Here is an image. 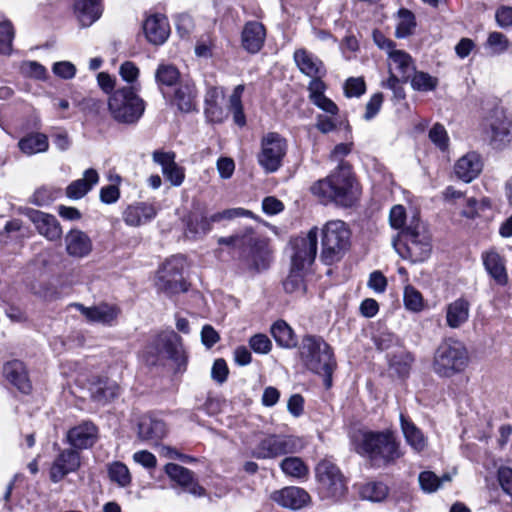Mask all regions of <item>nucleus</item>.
Returning <instances> with one entry per match:
<instances>
[{
  "label": "nucleus",
  "instance_id": "2",
  "mask_svg": "<svg viewBox=\"0 0 512 512\" xmlns=\"http://www.w3.org/2000/svg\"><path fill=\"white\" fill-rule=\"evenodd\" d=\"M393 246L401 258L414 263L428 259L432 249L430 234L417 216L399 233Z\"/></svg>",
  "mask_w": 512,
  "mask_h": 512
},
{
  "label": "nucleus",
  "instance_id": "24",
  "mask_svg": "<svg viewBox=\"0 0 512 512\" xmlns=\"http://www.w3.org/2000/svg\"><path fill=\"white\" fill-rule=\"evenodd\" d=\"M249 253L244 256V264L251 272H260L269 266L270 253L266 244L254 234L252 244H247Z\"/></svg>",
  "mask_w": 512,
  "mask_h": 512
},
{
  "label": "nucleus",
  "instance_id": "12",
  "mask_svg": "<svg viewBox=\"0 0 512 512\" xmlns=\"http://www.w3.org/2000/svg\"><path fill=\"white\" fill-rule=\"evenodd\" d=\"M288 148L287 141L277 132H268L261 138L258 164L266 173H274L281 166Z\"/></svg>",
  "mask_w": 512,
  "mask_h": 512
},
{
  "label": "nucleus",
  "instance_id": "54",
  "mask_svg": "<svg viewBox=\"0 0 512 512\" xmlns=\"http://www.w3.org/2000/svg\"><path fill=\"white\" fill-rule=\"evenodd\" d=\"M59 195V190L43 186L38 188L33 195L31 196L30 202L37 205V206H44L51 203L53 200L57 198Z\"/></svg>",
  "mask_w": 512,
  "mask_h": 512
},
{
  "label": "nucleus",
  "instance_id": "3",
  "mask_svg": "<svg viewBox=\"0 0 512 512\" xmlns=\"http://www.w3.org/2000/svg\"><path fill=\"white\" fill-rule=\"evenodd\" d=\"M299 355L306 368L321 375L326 388H330L336 361L328 343L319 336L306 335L299 346Z\"/></svg>",
  "mask_w": 512,
  "mask_h": 512
},
{
  "label": "nucleus",
  "instance_id": "49",
  "mask_svg": "<svg viewBox=\"0 0 512 512\" xmlns=\"http://www.w3.org/2000/svg\"><path fill=\"white\" fill-rule=\"evenodd\" d=\"M254 239V230L251 227H246L242 231L228 237H220L218 244L227 245L239 248H246L247 244H252Z\"/></svg>",
  "mask_w": 512,
  "mask_h": 512
},
{
  "label": "nucleus",
  "instance_id": "61",
  "mask_svg": "<svg viewBox=\"0 0 512 512\" xmlns=\"http://www.w3.org/2000/svg\"><path fill=\"white\" fill-rule=\"evenodd\" d=\"M366 86L362 78H349L345 82L344 90L347 97H359L365 92Z\"/></svg>",
  "mask_w": 512,
  "mask_h": 512
},
{
  "label": "nucleus",
  "instance_id": "55",
  "mask_svg": "<svg viewBox=\"0 0 512 512\" xmlns=\"http://www.w3.org/2000/svg\"><path fill=\"white\" fill-rule=\"evenodd\" d=\"M430 140L441 150H446L449 144V137L445 127L436 123L429 131Z\"/></svg>",
  "mask_w": 512,
  "mask_h": 512
},
{
  "label": "nucleus",
  "instance_id": "26",
  "mask_svg": "<svg viewBox=\"0 0 512 512\" xmlns=\"http://www.w3.org/2000/svg\"><path fill=\"white\" fill-rule=\"evenodd\" d=\"M143 30L147 40L154 45L163 44L170 34L168 20L160 14L149 16L143 24Z\"/></svg>",
  "mask_w": 512,
  "mask_h": 512
},
{
  "label": "nucleus",
  "instance_id": "50",
  "mask_svg": "<svg viewBox=\"0 0 512 512\" xmlns=\"http://www.w3.org/2000/svg\"><path fill=\"white\" fill-rule=\"evenodd\" d=\"M403 302L407 310L418 313L424 309V298L420 291L411 285L404 288Z\"/></svg>",
  "mask_w": 512,
  "mask_h": 512
},
{
  "label": "nucleus",
  "instance_id": "4",
  "mask_svg": "<svg viewBox=\"0 0 512 512\" xmlns=\"http://www.w3.org/2000/svg\"><path fill=\"white\" fill-rule=\"evenodd\" d=\"M108 112L111 118L124 125L136 124L145 111V101L139 95L137 85L117 87L108 97Z\"/></svg>",
  "mask_w": 512,
  "mask_h": 512
},
{
  "label": "nucleus",
  "instance_id": "48",
  "mask_svg": "<svg viewBox=\"0 0 512 512\" xmlns=\"http://www.w3.org/2000/svg\"><path fill=\"white\" fill-rule=\"evenodd\" d=\"M416 21L414 14L408 9H400L395 35L397 38H405L411 35L415 29Z\"/></svg>",
  "mask_w": 512,
  "mask_h": 512
},
{
  "label": "nucleus",
  "instance_id": "18",
  "mask_svg": "<svg viewBox=\"0 0 512 512\" xmlns=\"http://www.w3.org/2000/svg\"><path fill=\"white\" fill-rule=\"evenodd\" d=\"M270 498L278 505L292 510L301 509L310 501V495L304 489L294 486L276 490Z\"/></svg>",
  "mask_w": 512,
  "mask_h": 512
},
{
  "label": "nucleus",
  "instance_id": "20",
  "mask_svg": "<svg viewBox=\"0 0 512 512\" xmlns=\"http://www.w3.org/2000/svg\"><path fill=\"white\" fill-rule=\"evenodd\" d=\"M71 307L79 310L88 322L100 323L103 325H112L119 314V309L116 306L106 303H101L92 307H85L80 303H74Z\"/></svg>",
  "mask_w": 512,
  "mask_h": 512
},
{
  "label": "nucleus",
  "instance_id": "46",
  "mask_svg": "<svg viewBox=\"0 0 512 512\" xmlns=\"http://www.w3.org/2000/svg\"><path fill=\"white\" fill-rule=\"evenodd\" d=\"M511 46V42L508 37L498 31H493L489 33L487 40L485 42V48L489 50L491 55H502Z\"/></svg>",
  "mask_w": 512,
  "mask_h": 512
},
{
  "label": "nucleus",
  "instance_id": "29",
  "mask_svg": "<svg viewBox=\"0 0 512 512\" xmlns=\"http://www.w3.org/2000/svg\"><path fill=\"white\" fill-rule=\"evenodd\" d=\"M3 374L7 381L22 393L27 394L31 391L32 385L23 362L13 360L6 363L3 367Z\"/></svg>",
  "mask_w": 512,
  "mask_h": 512
},
{
  "label": "nucleus",
  "instance_id": "62",
  "mask_svg": "<svg viewBox=\"0 0 512 512\" xmlns=\"http://www.w3.org/2000/svg\"><path fill=\"white\" fill-rule=\"evenodd\" d=\"M228 366L224 359H216L211 369V377L217 383L222 384L227 380L228 377Z\"/></svg>",
  "mask_w": 512,
  "mask_h": 512
},
{
  "label": "nucleus",
  "instance_id": "59",
  "mask_svg": "<svg viewBox=\"0 0 512 512\" xmlns=\"http://www.w3.org/2000/svg\"><path fill=\"white\" fill-rule=\"evenodd\" d=\"M283 286L285 291L288 293L303 290V277L301 271L292 267L291 273L283 282Z\"/></svg>",
  "mask_w": 512,
  "mask_h": 512
},
{
  "label": "nucleus",
  "instance_id": "17",
  "mask_svg": "<svg viewBox=\"0 0 512 512\" xmlns=\"http://www.w3.org/2000/svg\"><path fill=\"white\" fill-rule=\"evenodd\" d=\"M80 467V455L74 449L61 451L50 468V479L54 483L61 481L66 475Z\"/></svg>",
  "mask_w": 512,
  "mask_h": 512
},
{
  "label": "nucleus",
  "instance_id": "38",
  "mask_svg": "<svg viewBox=\"0 0 512 512\" xmlns=\"http://www.w3.org/2000/svg\"><path fill=\"white\" fill-rule=\"evenodd\" d=\"M74 9L82 26H90L101 15L100 0H75Z\"/></svg>",
  "mask_w": 512,
  "mask_h": 512
},
{
  "label": "nucleus",
  "instance_id": "25",
  "mask_svg": "<svg viewBox=\"0 0 512 512\" xmlns=\"http://www.w3.org/2000/svg\"><path fill=\"white\" fill-rule=\"evenodd\" d=\"M198 91L195 83L190 80L182 81L175 89L172 104L182 113H190L197 108Z\"/></svg>",
  "mask_w": 512,
  "mask_h": 512
},
{
  "label": "nucleus",
  "instance_id": "37",
  "mask_svg": "<svg viewBox=\"0 0 512 512\" xmlns=\"http://www.w3.org/2000/svg\"><path fill=\"white\" fill-rule=\"evenodd\" d=\"M326 85L323 81H310L308 85L311 102L324 112L334 116L338 113L337 105L324 95Z\"/></svg>",
  "mask_w": 512,
  "mask_h": 512
},
{
  "label": "nucleus",
  "instance_id": "27",
  "mask_svg": "<svg viewBox=\"0 0 512 512\" xmlns=\"http://www.w3.org/2000/svg\"><path fill=\"white\" fill-rule=\"evenodd\" d=\"M266 30L262 23L258 21L247 22L242 30L241 42L243 48L249 53H257L264 45Z\"/></svg>",
  "mask_w": 512,
  "mask_h": 512
},
{
  "label": "nucleus",
  "instance_id": "52",
  "mask_svg": "<svg viewBox=\"0 0 512 512\" xmlns=\"http://www.w3.org/2000/svg\"><path fill=\"white\" fill-rule=\"evenodd\" d=\"M178 69L170 64H161L158 66L155 79L158 84L172 86L179 79Z\"/></svg>",
  "mask_w": 512,
  "mask_h": 512
},
{
  "label": "nucleus",
  "instance_id": "58",
  "mask_svg": "<svg viewBox=\"0 0 512 512\" xmlns=\"http://www.w3.org/2000/svg\"><path fill=\"white\" fill-rule=\"evenodd\" d=\"M241 216L252 217L253 213L243 208H231L221 212L214 213L213 215H211V220L213 221V223H216L225 219L231 220L233 218Z\"/></svg>",
  "mask_w": 512,
  "mask_h": 512
},
{
  "label": "nucleus",
  "instance_id": "6",
  "mask_svg": "<svg viewBox=\"0 0 512 512\" xmlns=\"http://www.w3.org/2000/svg\"><path fill=\"white\" fill-rule=\"evenodd\" d=\"M142 360L149 366L160 364L164 359L173 360L178 368L186 364V356L180 337L174 332L157 335L144 348Z\"/></svg>",
  "mask_w": 512,
  "mask_h": 512
},
{
  "label": "nucleus",
  "instance_id": "8",
  "mask_svg": "<svg viewBox=\"0 0 512 512\" xmlns=\"http://www.w3.org/2000/svg\"><path fill=\"white\" fill-rule=\"evenodd\" d=\"M351 232L342 220L328 221L322 228L320 258L331 265L340 261L350 248Z\"/></svg>",
  "mask_w": 512,
  "mask_h": 512
},
{
  "label": "nucleus",
  "instance_id": "13",
  "mask_svg": "<svg viewBox=\"0 0 512 512\" xmlns=\"http://www.w3.org/2000/svg\"><path fill=\"white\" fill-rule=\"evenodd\" d=\"M186 262L183 256H173L165 261L157 274L156 285L164 292L175 294L187 290L183 278Z\"/></svg>",
  "mask_w": 512,
  "mask_h": 512
},
{
  "label": "nucleus",
  "instance_id": "34",
  "mask_svg": "<svg viewBox=\"0 0 512 512\" xmlns=\"http://www.w3.org/2000/svg\"><path fill=\"white\" fill-rule=\"evenodd\" d=\"M484 267L497 284L504 286L508 283V275L504 259L495 250H489L482 254Z\"/></svg>",
  "mask_w": 512,
  "mask_h": 512
},
{
  "label": "nucleus",
  "instance_id": "10",
  "mask_svg": "<svg viewBox=\"0 0 512 512\" xmlns=\"http://www.w3.org/2000/svg\"><path fill=\"white\" fill-rule=\"evenodd\" d=\"M482 131L489 145L503 150L512 140V121L503 109H494L482 122Z\"/></svg>",
  "mask_w": 512,
  "mask_h": 512
},
{
  "label": "nucleus",
  "instance_id": "41",
  "mask_svg": "<svg viewBox=\"0 0 512 512\" xmlns=\"http://www.w3.org/2000/svg\"><path fill=\"white\" fill-rule=\"evenodd\" d=\"M271 334L276 343L283 348H293L297 345L293 329L283 320H278L272 325Z\"/></svg>",
  "mask_w": 512,
  "mask_h": 512
},
{
  "label": "nucleus",
  "instance_id": "35",
  "mask_svg": "<svg viewBox=\"0 0 512 512\" xmlns=\"http://www.w3.org/2000/svg\"><path fill=\"white\" fill-rule=\"evenodd\" d=\"M99 181L98 172L95 169H87L83 178L71 182L66 188L68 198L78 200L84 197Z\"/></svg>",
  "mask_w": 512,
  "mask_h": 512
},
{
  "label": "nucleus",
  "instance_id": "53",
  "mask_svg": "<svg viewBox=\"0 0 512 512\" xmlns=\"http://www.w3.org/2000/svg\"><path fill=\"white\" fill-rule=\"evenodd\" d=\"M14 29L8 20L0 21V54L9 55L12 51Z\"/></svg>",
  "mask_w": 512,
  "mask_h": 512
},
{
  "label": "nucleus",
  "instance_id": "63",
  "mask_svg": "<svg viewBox=\"0 0 512 512\" xmlns=\"http://www.w3.org/2000/svg\"><path fill=\"white\" fill-rule=\"evenodd\" d=\"M406 219L405 208L402 205H395L391 208L389 214L390 225L394 229H404Z\"/></svg>",
  "mask_w": 512,
  "mask_h": 512
},
{
  "label": "nucleus",
  "instance_id": "16",
  "mask_svg": "<svg viewBox=\"0 0 512 512\" xmlns=\"http://www.w3.org/2000/svg\"><path fill=\"white\" fill-rule=\"evenodd\" d=\"M293 58L301 73L310 77L311 81H322V78L326 75L327 71L322 60L306 49L299 48L295 50Z\"/></svg>",
  "mask_w": 512,
  "mask_h": 512
},
{
  "label": "nucleus",
  "instance_id": "33",
  "mask_svg": "<svg viewBox=\"0 0 512 512\" xmlns=\"http://www.w3.org/2000/svg\"><path fill=\"white\" fill-rule=\"evenodd\" d=\"M482 170L480 156L476 153H468L461 157L454 166L455 175L464 182H471Z\"/></svg>",
  "mask_w": 512,
  "mask_h": 512
},
{
  "label": "nucleus",
  "instance_id": "23",
  "mask_svg": "<svg viewBox=\"0 0 512 512\" xmlns=\"http://www.w3.org/2000/svg\"><path fill=\"white\" fill-rule=\"evenodd\" d=\"M27 215L35 225L39 234L50 241H55L61 238L62 229L55 216L39 210H29Z\"/></svg>",
  "mask_w": 512,
  "mask_h": 512
},
{
  "label": "nucleus",
  "instance_id": "22",
  "mask_svg": "<svg viewBox=\"0 0 512 512\" xmlns=\"http://www.w3.org/2000/svg\"><path fill=\"white\" fill-rule=\"evenodd\" d=\"M137 434L140 440L156 444L166 436V424L151 415H143L137 424Z\"/></svg>",
  "mask_w": 512,
  "mask_h": 512
},
{
  "label": "nucleus",
  "instance_id": "5",
  "mask_svg": "<svg viewBox=\"0 0 512 512\" xmlns=\"http://www.w3.org/2000/svg\"><path fill=\"white\" fill-rule=\"evenodd\" d=\"M360 449L375 466L393 463L403 455L395 433L388 429L364 433Z\"/></svg>",
  "mask_w": 512,
  "mask_h": 512
},
{
  "label": "nucleus",
  "instance_id": "14",
  "mask_svg": "<svg viewBox=\"0 0 512 512\" xmlns=\"http://www.w3.org/2000/svg\"><path fill=\"white\" fill-rule=\"evenodd\" d=\"M318 229L313 227L307 235L298 238L294 242V254L292 255V267L298 271L308 268L315 260L317 254Z\"/></svg>",
  "mask_w": 512,
  "mask_h": 512
},
{
  "label": "nucleus",
  "instance_id": "56",
  "mask_svg": "<svg viewBox=\"0 0 512 512\" xmlns=\"http://www.w3.org/2000/svg\"><path fill=\"white\" fill-rule=\"evenodd\" d=\"M119 74L127 82V85H137L140 88V84L137 83L139 69L133 62L125 61L122 63L119 68Z\"/></svg>",
  "mask_w": 512,
  "mask_h": 512
},
{
  "label": "nucleus",
  "instance_id": "30",
  "mask_svg": "<svg viewBox=\"0 0 512 512\" xmlns=\"http://www.w3.org/2000/svg\"><path fill=\"white\" fill-rule=\"evenodd\" d=\"M446 324L451 329H458L466 324L470 317V302L463 298H457L445 308Z\"/></svg>",
  "mask_w": 512,
  "mask_h": 512
},
{
  "label": "nucleus",
  "instance_id": "9",
  "mask_svg": "<svg viewBox=\"0 0 512 512\" xmlns=\"http://www.w3.org/2000/svg\"><path fill=\"white\" fill-rule=\"evenodd\" d=\"M317 489L322 498L339 499L347 491L344 475L329 459L321 460L315 467Z\"/></svg>",
  "mask_w": 512,
  "mask_h": 512
},
{
  "label": "nucleus",
  "instance_id": "31",
  "mask_svg": "<svg viewBox=\"0 0 512 512\" xmlns=\"http://www.w3.org/2000/svg\"><path fill=\"white\" fill-rule=\"evenodd\" d=\"M66 251L72 257L82 258L92 250L90 237L81 230H71L65 236Z\"/></svg>",
  "mask_w": 512,
  "mask_h": 512
},
{
  "label": "nucleus",
  "instance_id": "60",
  "mask_svg": "<svg viewBox=\"0 0 512 512\" xmlns=\"http://www.w3.org/2000/svg\"><path fill=\"white\" fill-rule=\"evenodd\" d=\"M495 21L502 29L512 28V6H499L495 11Z\"/></svg>",
  "mask_w": 512,
  "mask_h": 512
},
{
  "label": "nucleus",
  "instance_id": "1",
  "mask_svg": "<svg viewBox=\"0 0 512 512\" xmlns=\"http://www.w3.org/2000/svg\"><path fill=\"white\" fill-rule=\"evenodd\" d=\"M310 191L322 204L342 207L353 206L360 196L359 183L347 162H340L328 176L313 183Z\"/></svg>",
  "mask_w": 512,
  "mask_h": 512
},
{
  "label": "nucleus",
  "instance_id": "47",
  "mask_svg": "<svg viewBox=\"0 0 512 512\" xmlns=\"http://www.w3.org/2000/svg\"><path fill=\"white\" fill-rule=\"evenodd\" d=\"M452 479L448 473L443 474L442 477H438L431 471L421 472L419 475V484L425 492L432 493L440 488L445 482H450Z\"/></svg>",
  "mask_w": 512,
  "mask_h": 512
},
{
  "label": "nucleus",
  "instance_id": "42",
  "mask_svg": "<svg viewBox=\"0 0 512 512\" xmlns=\"http://www.w3.org/2000/svg\"><path fill=\"white\" fill-rule=\"evenodd\" d=\"M107 474L109 480L119 488H127L132 483V476L127 465L120 461L108 463Z\"/></svg>",
  "mask_w": 512,
  "mask_h": 512
},
{
  "label": "nucleus",
  "instance_id": "64",
  "mask_svg": "<svg viewBox=\"0 0 512 512\" xmlns=\"http://www.w3.org/2000/svg\"><path fill=\"white\" fill-rule=\"evenodd\" d=\"M498 481L503 491L512 496V469L501 467L498 470Z\"/></svg>",
  "mask_w": 512,
  "mask_h": 512
},
{
  "label": "nucleus",
  "instance_id": "43",
  "mask_svg": "<svg viewBox=\"0 0 512 512\" xmlns=\"http://www.w3.org/2000/svg\"><path fill=\"white\" fill-rule=\"evenodd\" d=\"M91 391L96 401L106 403L118 395L119 386L114 381L102 380L94 384Z\"/></svg>",
  "mask_w": 512,
  "mask_h": 512
},
{
  "label": "nucleus",
  "instance_id": "45",
  "mask_svg": "<svg viewBox=\"0 0 512 512\" xmlns=\"http://www.w3.org/2000/svg\"><path fill=\"white\" fill-rule=\"evenodd\" d=\"M360 497L371 502H381L388 495V487L382 482H369L361 486Z\"/></svg>",
  "mask_w": 512,
  "mask_h": 512
},
{
  "label": "nucleus",
  "instance_id": "39",
  "mask_svg": "<svg viewBox=\"0 0 512 512\" xmlns=\"http://www.w3.org/2000/svg\"><path fill=\"white\" fill-rule=\"evenodd\" d=\"M18 148L28 156L44 153L49 149L48 137L40 132L29 133L19 140Z\"/></svg>",
  "mask_w": 512,
  "mask_h": 512
},
{
  "label": "nucleus",
  "instance_id": "44",
  "mask_svg": "<svg viewBox=\"0 0 512 512\" xmlns=\"http://www.w3.org/2000/svg\"><path fill=\"white\" fill-rule=\"evenodd\" d=\"M282 472L290 477L303 478L309 473L307 465L299 457H286L280 462Z\"/></svg>",
  "mask_w": 512,
  "mask_h": 512
},
{
  "label": "nucleus",
  "instance_id": "40",
  "mask_svg": "<svg viewBox=\"0 0 512 512\" xmlns=\"http://www.w3.org/2000/svg\"><path fill=\"white\" fill-rule=\"evenodd\" d=\"M213 221L210 217H206L202 214L191 213L186 219V230L187 237L200 238L206 235L212 229Z\"/></svg>",
  "mask_w": 512,
  "mask_h": 512
},
{
  "label": "nucleus",
  "instance_id": "15",
  "mask_svg": "<svg viewBox=\"0 0 512 512\" xmlns=\"http://www.w3.org/2000/svg\"><path fill=\"white\" fill-rule=\"evenodd\" d=\"M98 428L92 421H83L67 432V441L75 449H87L98 440Z\"/></svg>",
  "mask_w": 512,
  "mask_h": 512
},
{
  "label": "nucleus",
  "instance_id": "19",
  "mask_svg": "<svg viewBox=\"0 0 512 512\" xmlns=\"http://www.w3.org/2000/svg\"><path fill=\"white\" fill-rule=\"evenodd\" d=\"M165 472L169 478L194 496H204L205 489L194 479L193 472L175 463H168Z\"/></svg>",
  "mask_w": 512,
  "mask_h": 512
},
{
  "label": "nucleus",
  "instance_id": "7",
  "mask_svg": "<svg viewBox=\"0 0 512 512\" xmlns=\"http://www.w3.org/2000/svg\"><path fill=\"white\" fill-rule=\"evenodd\" d=\"M469 356L465 345L456 339L443 340L435 350L433 371L441 377H451L462 372L468 364Z\"/></svg>",
  "mask_w": 512,
  "mask_h": 512
},
{
  "label": "nucleus",
  "instance_id": "11",
  "mask_svg": "<svg viewBox=\"0 0 512 512\" xmlns=\"http://www.w3.org/2000/svg\"><path fill=\"white\" fill-rule=\"evenodd\" d=\"M304 448L301 438L293 435L271 434L263 438L253 451L257 459H272L295 454Z\"/></svg>",
  "mask_w": 512,
  "mask_h": 512
},
{
  "label": "nucleus",
  "instance_id": "57",
  "mask_svg": "<svg viewBox=\"0 0 512 512\" xmlns=\"http://www.w3.org/2000/svg\"><path fill=\"white\" fill-rule=\"evenodd\" d=\"M250 348L258 354H267L272 348L270 339L264 334H256L249 340Z\"/></svg>",
  "mask_w": 512,
  "mask_h": 512
},
{
  "label": "nucleus",
  "instance_id": "36",
  "mask_svg": "<svg viewBox=\"0 0 512 512\" xmlns=\"http://www.w3.org/2000/svg\"><path fill=\"white\" fill-rule=\"evenodd\" d=\"M389 71L399 75L403 82L409 80L415 70L411 56L403 50H392L389 55Z\"/></svg>",
  "mask_w": 512,
  "mask_h": 512
},
{
  "label": "nucleus",
  "instance_id": "21",
  "mask_svg": "<svg viewBox=\"0 0 512 512\" xmlns=\"http://www.w3.org/2000/svg\"><path fill=\"white\" fill-rule=\"evenodd\" d=\"M153 160L159 164L162 173L172 186H180L185 179V169L175 162V154L173 152L155 151Z\"/></svg>",
  "mask_w": 512,
  "mask_h": 512
},
{
  "label": "nucleus",
  "instance_id": "28",
  "mask_svg": "<svg viewBox=\"0 0 512 512\" xmlns=\"http://www.w3.org/2000/svg\"><path fill=\"white\" fill-rule=\"evenodd\" d=\"M400 427L406 443L417 453L423 452L428 446V440L423 432L415 425L410 417L400 414Z\"/></svg>",
  "mask_w": 512,
  "mask_h": 512
},
{
  "label": "nucleus",
  "instance_id": "32",
  "mask_svg": "<svg viewBox=\"0 0 512 512\" xmlns=\"http://www.w3.org/2000/svg\"><path fill=\"white\" fill-rule=\"evenodd\" d=\"M157 212L153 205L139 202L130 205L123 213V220L129 226H140L151 221Z\"/></svg>",
  "mask_w": 512,
  "mask_h": 512
},
{
  "label": "nucleus",
  "instance_id": "51",
  "mask_svg": "<svg viewBox=\"0 0 512 512\" xmlns=\"http://www.w3.org/2000/svg\"><path fill=\"white\" fill-rule=\"evenodd\" d=\"M438 85V79L426 72H415L411 78V86L417 91H433Z\"/></svg>",
  "mask_w": 512,
  "mask_h": 512
}]
</instances>
